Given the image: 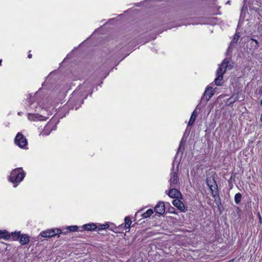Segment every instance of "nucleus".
Listing matches in <instances>:
<instances>
[{"label": "nucleus", "mask_w": 262, "mask_h": 262, "mask_svg": "<svg viewBox=\"0 0 262 262\" xmlns=\"http://www.w3.org/2000/svg\"><path fill=\"white\" fill-rule=\"evenodd\" d=\"M25 173L21 168L14 169L10 176V181L13 183H19L24 178Z\"/></svg>", "instance_id": "nucleus-1"}, {"label": "nucleus", "mask_w": 262, "mask_h": 262, "mask_svg": "<svg viewBox=\"0 0 262 262\" xmlns=\"http://www.w3.org/2000/svg\"><path fill=\"white\" fill-rule=\"evenodd\" d=\"M178 168L175 169L174 166L173 165L171 169L170 179L169 180L170 187H176L179 184V180L178 176Z\"/></svg>", "instance_id": "nucleus-2"}, {"label": "nucleus", "mask_w": 262, "mask_h": 262, "mask_svg": "<svg viewBox=\"0 0 262 262\" xmlns=\"http://www.w3.org/2000/svg\"><path fill=\"white\" fill-rule=\"evenodd\" d=\"M15 143L20 147L24 148L26 146L27 141L24 136L21 133H18L15 137Z\"/></svg>", "instance_id": "nucleus-3"}, {"label": "nucleus", "mask_w": 262, "mask_h": 262, "mask_svg": "<svg viewBox=\"0 0 262 262\" xmlns=\"http://www.w3.org/2000/svg\"><path fill=\"white\" fill-rule=\"evenodd\" d=\"M229 62V59L227 58L224 59L223 60L222 62L219 65V68L216 72L221 74L224 75V74L226 72L227 68L228 67Z\"/></svg>", "instance_id": "nucleus-4"}, {"label": "nucleus", "mask_w": 262, "mask_h": 262, "mask_svg": "<svg viewBox=\"0 0 262 262\" xmlns=\"http://www.w3.org/2000/svg\"><path fill=\"white\" fill-rule=\"evenodd\" d=\"M217 186L216 184H215L214 185H211V186H210V189L212 191V196L214 198L217 205L219 206L221 204V200L220 198L219 194L217 191L213 192V189H217Z\"/></svg>", "instance_id": "nucleus-5"}, {"label": "nucleus", "mask_w": 262, "mask_h": 262, "mask_svg": "<svg viewBox=\"0 0 262 262\" xmlns=\"http://www.w3.org/2000/svg\"><path fill=\"white\" fill-rule=\"evenodd\" d=\"M213 90L212 87H207L205 90L202 99L205 100L206 102L208 101L211 97L213 95Z\"/></svg>", "instance_id": "nucleus-6"}, {"label": "nucleus", "mask_w": 262, "mask_h": 262, "mask_svg": "<svg viewBox=\"0 0 262 262\" xmlns=\"http://www.w3.org/2000/svg\"><path fill=\"white\" fill-rule=\"evenodd\" d=\"M154 210L157 213H158L161 215L163 214L165 211V207L164 203L162 202H159L156 205Z\"/></svg>", "instance_id": "nucleus-7"}, {"label": "nucleus", "mask_w": 262, "mask_h": 262, "mask_svg": "<svg viewBox=\"0 0 262 262\" xmlns=\"http://www.w3.org/2000/svg\"><path fill=\"white\" fill-rule=\"evenodd\" d=\"M168 195L171 198H176L177 199H180L182 196L181 192L175 189L174 187H172V188L170 189Z\"/></svg>", "instance_id": "nucleus-8"}, {"label": "nucleus", "mask_w": 262, "mask_h": 262, "mask_svg": "<svg viewBox=\"0 0 262 262\" xmlns=\"http://www.w3.org/2000/svg\"><path fill=\"white\" fill-rule=\"evenodd\" d=\"M172 204L181 211H185V207L184 203L179 199H175L172 201Z\"/></svg>", "instance_id": "nucleus-9"}, {"label": "nucleus", "mask_w": 262, "mask_h": 262, "mask_svg": "<svg viewBox=\"0 0 262 262\" xmlns=\"http://www.w3.org/2000/svg\"><path fill=\"white\" fill-rule=\"evenodd\" d=\"M28 118L29 120H31V121H35L37 120H43V119H42L43 118V116L41 115H40L38 114H29L28 116Z\"/></svg>", "instance_id": "nucleus-10"}, {"label": "nucleus", "mask_w": 262, "mask_h": 262, "mask_svg": "<svg viewBox=\"0 0 262 262\" xmlns=\"http://www.w3.org/2000/svg\"><path fill=\"white\" fill-rule=\"evenodd\" d=\"M97 228V226L94 224H88L83 225V230H94Z\"/></svg>", "instance_id": "nucleus-11"}, {"label": "nucleus", "mask_w": 262, "mask_h": 262, "mask_svg": "<svg viewBox=\"0 0 262 262\" xmlns=\"http://www.w3.org/2000/svg\"><path fill=\"white\" fill-rule=\"evenodd\" d=\"M223 79V75L216 72V78L215 79V84L218 86L222 85Z\"/></svg>", "instance_id": "nucleus-12"}, {"label": "nucleus", "mask_w": 262, "mask_h": 262, "mask_svg": "<svg viewBox=\"0 0 262 262\" xmlns=\"http://www.w3.org/2000/svg\"><path fill=\"white\" fill-rule=\"evenodd\" d=\"M19 242L22 245H25L29 243V237L28 235L25 234L20 236Z\"/></svg>", "instance_id": "nucleus-13"}, {"label": "nucleus", "mask_w": 262, "mask_h": 262, "mask_svg": "<svg viewBox=\"0 0 262 262\" xmlns=\"http://www.w3.org/2000/svg\"><path fill=\"white\" fill-rule=\"evenodd\" d=\"M10 237V233H8L6 230L2 231L0 230V238H4L6 239H8Z\"/></svg>", "instance_id": "nucleus-14"}, {"label": "nucleus", "mask_w": 262, "mask_h": 262, "mask_svg": "<svg viewBox=\"0 0 262 262\" xmlns=\"http://www.w3.org/2000/svg\"><path fill=\"white\" fill-rule=\"evenodd\" d=\"M49 233H50V237H52L56 234L61 233V231L59 229H49L48 230Z\"/></svg>", "instance_id": "nucleus-15"}, {"label": "nucleus", "mask_w": 262, "mask_h": 262, "mask_svg": "<svg viewBox=\"0 0 262 262\" xmlns=\"http://www.w3.org/2000/svg\"><path fill=\"white\" fill-rule=\"evenodd\" d=\"M196 116H197V114L195 112V111H194L193 112L192 114H191V117L189 121L188 125H189V126L191 125L193 123V122H194V121L196 119Z\"/></svg>", "instance_id": "nucleus-16"}, {"label": "nucleus", "mask_w": 262, "mask_h": 262, "mask_svg": "<svg viewBox=\"0 0 262 262\" xmlns=\"http://www.w3.org/2000/svg\"><path fill=\"white\" fill-rule=\"evenodd\" d=\"M242 195L240 193H237L234 196V201L236 204H238L242 200Z\"/></svg>", "instance_id": "nucleus-17"}, {"label": "nucleus", "mask_w": 262, "mask_h": 262, "mask_svg": "<svg viewBox=\"0 0 262 262\" xmlns=\"http://www.w3.org/2000/svg\"><path fill=\"white\" fill-rule=\"evenodd\" d=\"M154 213L152 209H149L141 215L143 218H146L150 216Z\"/></svg>", "instance_id": "nucleus-18"}, {"label": "nucleus", "mask_w": 262, "mask_h": 262, "mask_svg": "<svg viewBox=\"0 0 262 262\" xmlns=\"http://www.w3.org/2000/svg\"><path fill=\"white\" fill-rule=\"evenodd\" d=\"M125 227L126 229H129L130 225L132 224V221L128 216H126L125 218Z\"/></svg>", "instance_id": "nucleus-19"}, {"label": "nucleus", "mask_w": 262, "mask_h": 262, "mask_svg": "<svg viewBox=\"0 0 262 262\" xmlns=\"http://www.w3.org/2000/svg\"><path fill=\"white\" fill-rule=\"evenodd\" d=\"M20 232H15L12 233V236L13 240H17L20 237Z\"/></svg>", "instance_id": "nucleus-20"}, {"label": "nucleus", "mask_w": 262, "mask_h": 262, "mask_svg": "<svg viewBox=\"0 0 262 262\" xmlns=\"http://www.w3.org/2000/svg\"><path fill=\"white\" fill-rule=\"evenodd\" d=\"M239 37L240 36L239 35V33H236L231 43H236L237 41L238 40Z\"/></svg>", "instance_id": "nucleus-21"}, {"label": "nucleus", "mask_w": 262, "mask_h": 262, "mask_svg": "<svg viewBox=\"0 0 262 262\" xmlns=\"http://www.w3.org/2000/svg\"><path fill=\"white\" fill-rule=\"evenodd\" d=\"M40 235H41V236L44 237H50V233H49L48 230L41 232Z\"/></svg>", "instance_id": "nucleus-22"}, {"label": "nucleus", "mask_w": 262, "mask_h": 262, "mask_svg": "<svg viewBox=\"0 0 262 262\" xmlns=\"http://www.w3.org/2000/svg\"><path fill=\"white\" fill-rule=\"evenodd\" d=\"M77 229L78 227L77 226H71L68 227V229L70 231H75Z\"/></svg>", "instance_id": "nucleus-23"}, {"label": "nucleus", "mask_w": 262, "mask_h": 262, "mask_svg": "<svg viewBox=\"0 0 262 262\" xmlns=\"http://www.w3.org/2000/svg\"><path fill=\"white\" fill-rule=\"evenodd\" d=\"M183 149H184V148L182 146V143L181 142L180 144V146H179V147L178 151L182 152Z\"/></svg>", "instance_id": "nucleus-24"}, {"label": "nucleus", "mask_w": 262, "mask_h": 262, "mask_svg": "<svg viewBox=\"0 0 262 262\" xmlns=\"http://www.w3.org/2000/svg\"><path fill=\"white\" fill-rule=\"evenodd\" d=\"M251 40H252L254 41L255 42V43H256V46H255V47H256V48H257L259 47V45H258V43H258V41L257 40L254 39H253V38H251Z\"/></svg>", "instance_id": "nucleus-25"}, {"label": "nucleus", "mask_w": 262, "mask_h": 262, "mask_svg": "<svg viewBox=\"0 0 262 262\" xmlns=\"http://www.w3.org/2000/svg\"><path fill=\"white\" fill-rule=\"evenodd\" d=\"M102 226H103V229H107L108 228L109 225L108 224H102Z\"/></svg>", "instance_id": "nucleus-26"}, {"label": "nucleus", "mask_w": 262, "mask_h": 262, "mask_svg": "<svg viewBox=\"0 0 262 262\" xmlns=\"http://www.w3.org/2000/svg\"><path fill=\"white\" fill-rule=\"evenodd\" d=\"M97 228L99 230L103 229V226H102V224H100L97 226Z\"/></svg>", "instance_id": "nucleus-27"}, {"label": "nucleus", "mask_w": 262, "mask_h": 262, "mask_svg": "<svg viewBox=\"0 0 262 262\" xmlns=\"http://www.w3.org/2000/svg\"><path fill=\"white\" fill-rule=\"evenodd\" d=\"M88 91L89 92L91 93H92V86H90L89 87V90H88Z\"/></svg>", "instance_id": "nucleus-28"}, {"label": "nucleus", "mask_w": 262, "mask_h": 262, "mask_svg": "<svg viewBox=\"0 0 262 262\" xmlns=\"http://www.w3.org/2000/svg\"><path fill=\"white\" fill-rule=\"evenodd\" d=\"M259 93L262 94V86L261 87L260 90H259Z\"/></svg>", "instance_id": "nucleus-29"}, {"label": "nucleus", "mask_w": 262, "mask_h": 262, "mask_svg": "<svg viewBox=\"0 0 262 262\" xmlns=\"http://www.w3.org/2000/svg\"><path fill=\"white\" fill-rule=\"evenodd\" d=\"M28 57H29V58H31L32 57V55H31V54H29V55H28Z\"/></svg>", "instance_id": "nucleus-30"}, {"label": "nucleus", "mask_w": 262, "mask_h": 262, "mask_svg": "<svg viewBox=\"0 0 262 262\" xmlns=\"http://www.w3.org/2000/svg\"><path fill=\"white\" fill-rule=\"evenodd\" d=\"M260 121H262V114H261L260 116Z\"/></svg>", "instance_id": "nucleus-31"}, {"label": "nucleus", "mask_w": 262, "mask_h": 262, "mask_svg": "<svg viewBox=\"0 0 262 262\" xmlns=\"http://www.w3.org/2000/svg\"><path fill=\"white\" fill-rule=\"evenodd\" d=\"M260 105H262V98H261V101H260Z\"/></svg>", "instance_id": "nucleus-32"}, {"label": "nucleus", "mask_w": 262, "mask_h": 262, "mask_svg": "<svg viewBox=\"0 0 262 262\" xmlns=\"http://www.w3.org/2000/svg\"><path fill=\"white\" fill-rule=\"evenodd\" d=\"M1 63H2V60H0V65L1 64Z\"/></svg>", "instance_id": "nucleus-33"}]
</instances>
